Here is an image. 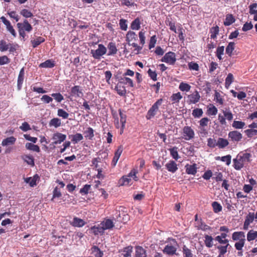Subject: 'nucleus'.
Returning <instances> with one entry per match:
<instances>
[{"label": "nucleus", "mask_w": 257, "mask_h": 257, "mask_svg": "<svg viewBox=\"0 0 257 257\" xmlns=\"http://www.w3.org/2000/svg\"><path fill=\"white\" fill-rule=\"evenodd\" d=\"M251 155L250 153H240L235 159L233 160V167L236 170H240L244 166L246 163H249L251 161Z\"/></svg>", "instance_id": "1"}, {"label": "nucleus", "mask_w": 257, "mask_h": 257, "mask_svg": "<svg viewBox=\"0 0 257 257\" xmlns=\"http://www.w3.org/2000/svg\"><path fill=\"white\" fill-rule=\"evenodd\" d=\"M232 239L234 241L238 240L234 244V247L237 250H242L245 244V234L243 231H235L232 234Z\"/></svg>", "instance_id": "2"}, {"label": "nucleus", "mask_w": 257, "mask_h": 257, "mask_svg": "<svg viewBox=\"0 0 257 257\" xmlns=\"http://www.w3.org/2000/svg\"><path fill=\"white\" fill-rule=\"evenodd\" d=\"M126 40L129 46H132L135 48L134 51H136V54H139L142 49V46H140L136 43L138 40V36L135 32L132 31L127 32L126 35Z\"/></svg>", "instance_id": "3"}, {"label": "nucleus", "mask_w": 257, "mask_h": 257, "mask_svg": "<svg viewBox=\"0 0 257 257\" xmlns=\"http://www.w3.org/2000/svg\"><path fill=\"white\" fill-rule=\"evenodd\" d=\"M163 101L162 98H160L153 104L147 113L146 116L147 119H151L157 115L158 112H160L159 106L162 105Z\"/></svg>", "instance_id": "4"}, {"label": "nucleus", "mask_w": 257, "mask_h": 257, "mask_svg": "<svg viewBox=\"0 0 257 257\" xmlns=\"http://www.w3.org/2000/svg\"><path fill=\"white\" fill-rule=\"evenodd\" d=\"M118 112L120 116V123L119 122L118 118L116 116L114 117V125L116 128H120V134L121 135L123 133V130L125 127V124L126 120V115L123 113L121 109L118 110Z\"/></svg>", "instance_id": "5"}, {"label": "nucleus", "mask_w": 257, "mask_h": 257, "mask_svg": "<svg viewBox=\"0 0 257 257\" xmlns=\"http://www.w3.org/2000/svg\"><path fill=\"white\" fill-rule=\"evenodd\" d=\"M107 48L103 44H100L98 45L96 50H91L90 53L95 59L100 60L101 57L106 54Z\"/></svg>", "instance_id": "6"}, {"label": "nucleus", "mask_w": 257, "mask_h": 257, "mask_svg": "<svg viewBox=\"0 0 257 257\" xmlns=\"http://www.w3.org/2000/svg\"><path fill=\"white\" fill-rule=\"evenodd\" d=\"M161 61L163 62L173 65L176 61V54L174 52L171 51L167 52L161 58Z\"/></svg>", "instance_id": "7"}, {"label": "nucleus", "mask_w": 257, "mask_h": 257, "mask_svg": "<svg viewBox=\"0 0 257 257\" xmlns=\"http://www.w3.org/2000/svg\"><path fill=\"white\" fill-rule=\"evenodd\" d=\"M183 139L186 141H189L193 139L195 136V133L194 130L191 126H185L182 130Z\"/></svg>", "instance_id": "8"}, {"label": "nucleus", "mask_w": 257, "mask_h": 257, "mask_svg": "<svg viewBox=\"0 0 257 257\" xmlns=\"http://www.w3.org/2000/svg\"><path fill=\"white\" fill-rule=\"evenodd\" d=\"M228 138L230 139V141L232 142H238L241 140L242 135L240 132L237 131H233L229 132Z\"/></svg>", "instance_id": "9"}, {"label": "nucleus", "mask_w": 257, "mask_h": 257, "mask_svg": "<svg viewBox=\"0 0 257 257\" xmlns=\"http://www.w3.org/2000/svg\"><path fill=\"white\" fill-rule=\"evenodd\" d=\"M66 136L64 134L58 132L54 133L52 136V140L54 141L53 144H60L66 140Z\"/></svg>", "instance_id": "10"}, {"label": "nucleus", "mask_w": 257, "mask_h": 257, "mask_svg": "<svg viewBox=\"0 0 257 257\" xmlns=\"http://www.w3.org/2000/svg\"><path fill=\"white\" fill-rule=\"evenodd\" d=\"M70 94L76 98H81L83 96V93L81 86L75 85L71 89Z\"/></svg>", "instance_id": "11"}, {"label": "nucleus", "mask_w": 257, "mask_h": 257, "mask_svg": "<svg viewBox=\"0 0 257 257\" xmlns=\"http://www.w3.org/2000/svg\"><path fill=\"white\" fill-rule=\"evenodd\" d=\"M187 98V102L189 104H195L199 101L200 95L199 92L196 90L192 94L188 95Z\"/></svg>", "instance_id": "12"}, {"label": "nucleus", "mask_w": 257, "mask_h": 257, "mask_svg": "<svg viewBox=\"0 0 257 257\" xmlns=\"http://www.w3.org/2000/svg\"><path fill=\"white\" fill-rule=\"evenodd\" d=\"M123 83H124V82L119 80V82L116 85L114 88L117 94L120 96H125L126 93L125 87L123 85Z\"/></svg>", "instance_id": "13"}, {"label": "nucleus", "mask_w": 257, "mask_h": 257, "mask_svg": "<svg viewBox=\"0 0 257 257\" xmlns=\"http://www.w3.org/2000/svg\"><path fill=\"white\" fill-rule=\"evenodd\" d=\"M162 251L166 255H173L176 254L177 248L171 244H167L165 246Z\"/></svg>", "instance_id": "14"}, {"label": "nucleus", "mask_w": 257, "mask_h": 257, "mask_svg": "<svg viewBox=\"0 0 257 257\" xmlns=\"http://www.w3.org/2000/svg\"><path fill=\"white\" fill-rule=\"evenodd\" d=\"M17 25L18 29L22 28L23 31L27 32H30L33 29L32 26L27 20H25L23 23H18Z\"/></svg>", "instance_id": "15"}, {"label": "nucleus", "mask_w": 257, "mask_h": 257, "mask_svg": "<svg viewBox=\"0 0 257 257\" xmlns=\"http://www.w3.org/2000/svg\"><path fill=\"white\" fill-rule=\"evenodd\" d=\"M123 148L122 146H119L114 153V157L112 160L111 164L113 166H115L119 160V158L122 153Z\"/></svg>", "instance_id": "16"}, {"label": "nucleus", "mask_w": 257, "mask_h": 257, "mask_svg": "<svg viewBox=\"0 0 257 257\" xmlns=\"http://www.w3.org/2000/svg\"><path fill=\"white\" fill-rule=\"evenodd\" d=\"M70 224L74 227H81L86 224V222L82 219L74 217L72 221L70 222Z\"/></svg>", "instance_id": "17"}, {"label": "nucleus", "mask_w": 257, "mask_h": 257, "mask_svg": "<svg viewBox=\"0 0 257 257\" xmlns=\"http://www.w3.org/2000/svg\"><path fill=\"white\" fill-rule=\"evenodd\" d=\"M210 119L208 117H203L201 118L199 121V125L201 130V133H204L205 135L207 134L206 130L205 129V127L208 125V122Z\"/></svg>", "instance_id": "18"}, {"label": "nucleus", "mask_w": 257, "mask_h": 257, "mask_svg": "<svg viewBox=\"0 0 257 257\" xmlns=\"http://www.w3.org/2000/svg\"><path fill=\"white\" fill-rule=\"evenodd\" d=\"M186 172L187 174L194 175L197 173V164L194 163L192 165L187 164L185 165Z\"/></svg>", "instance_id": "19"}, {"label": "nucleus", "mask_w": 257, "mask_h": 257, "mask_svg": "<svg viewBox=\"0 0 257 257\" xmlns=\"http://www.w3.org/2000/svg\"><path fill=\"white\" fill-rule=\"evenodd\" d=\"M24 75H25V69L24 68H22L19 72L18 81H17V88L18 90H20L21 89L22 87V84L24 80Z\"/></svg>", "instance_id": "20"}, {"label": "nucleus", "mask_w": 257, "mask_h": 257, "mask_svg": "<svg viewBox=\"0 0 257 257\" xmlns=\"http://www.w3.org/2000/svg\"><path fill=\"white\" fill-rule=\"evenodd\" d=\"M165 167L169 172L172 173L176 172L178 169V165L176 163L172 160H171L167 163L166 164Z\"/></svg>", "instance_id": "21"}, {"label": "nucleus", "mask_w": 257, "mask_h": 257, "mask_svg": "<svg viewBox=\"0 0 257 257\" xmlns=\"http://www.w3.org/2000/svg\"><path fill=\"white\" fill-rule=\"evenodd\" d=\"M132 251L133 246H127L119 251L120 253V257H132Z\"/></svg>", "instance_id": "22"}, {"label": "nucleus", "mask_w": 257, "mask_h": 257, "mask_svg": "<svg viewBox=\"0 0 257 257\" xmlns=\"http://www.w3.org/2000/svg\"><path fill=\"white\" fill-rule=\"evenodd\" d=\"M135 249V257H147L146 250L142 246H137Z\"/></svg>", "instance_id": "23"}, {"label": "nucleus", "mask_w": 257, "mask_h": 257, "mask_svg": "<svg viewBox=\"0 0 257 257\" xmlns=\"http://www.w3.org/2000/svg\"><path fill=\"white\" fill-rule=\"evenodd\" d=\"M107 48L108 49V52L107 54L108 56L114 55L117 53V49L115 43L109 42L107 45Z\"/></svg>", "instance_id": "24"}, {"label": "nucleus", "mask_w": 257, "mask_h": 257, "mask_svg": "<svg viewBox=\"0 0 257 257\" xmlns=\"http://www.w3.org/2000/svg\"><path fill=\"white\" fill-rule=\"evenodd\" d=\"M104 230L111 229L114 227V223L112 220L110 219H106L101 223Z\"/></svg>", "instance_id": "25"}, {"label": "nucleus", "mask_w": 257, "mask_h": 257, "mask_svg": "<svg viewBox=\"0 0 257 257\" xmlns=\"http://www.w3.org/2000/svg\"><path fill=\"white\" fill-rule=\"evenodd\" d=\"M90 229L95 235H97L99 234H103L104 233V230L101 224L98 225L97 226L95 225L92 226L90 228Z\"/></svg>", "instance_id": "26"}, {"label": "nucleus", "mask_w": 257, "mask_h": 257, "mask_svg": "<svg viewBox=\"0 0 257 257\" xmlns=\"http://www.w3.org/2000/svg\"><path fill=\"white\" fill-rule=\"evenodd\" d=\"M141 22L139 18H136L131 24V28L133 30H139L141 28Z\"/></svg>", "instance_id": "27"}, {"label": "nucleus", "mask_w": 257, "mask_h": 257, "mask_svg": "<svg viewBox=\"0 0 257 257\" xmlns=\"http://www.w3.org/2000/svg\"><path fill=\"white\" fill-rule=\"evenodd\" d=\"M91 253L93 254V255L95 257H102L103 255V252L101 251L98 246L96 245H93L91 248Z\"/></svg>", "instance_id": "28"}, {"label": "nucleus", "mask_w": 257, "mask_h": 257, "mask_svg": "<svg viewBox=\"0 0 257 257\" xmlns=\"http://www.w3.org/2000/svg\"><path fill=\"white\" fill-rule=\"evenodd\" d=\"M55 64L54 61L51 59H48L45 62L41 63L39 65L40 68H53L55 66Z\"/></svg>", "instance_id": "29"}, {"label": "nucleus", "mask_w": 257, "mask_h": 257, "mask_svg": "<svg viewBox=\"0 0 257 257\" xmlns=\"http://www.w3.org/2000/svg\"><path fill=\"white\" fill-rule=\"evenodd\" d=\"M16 141V138L14 137H10L4 139L2 142L3 146H7L10 145H13Z\"/></svg>", "instance_id": "30"}, {"label": "nucleus", "mask_w": 257, "mask_h": 257, "mask_svg": "<svg viewBox=\"0 0 257 257\" xmlns=\"http://www.w3.org/2000/svg\"><path fill=\"white\" fill-rule=\"evenodd\" d=\"M39 176L36 174L33 178L29 177L25 179V182L29 183L31 187H34L37 185L36 182L39 179Z\"/></svg>", "instance_id": "31"}, {"label": "nucleus", "mask_w": 257, "mask_h": 257, "mask_svg": "<svg viewBox=\"0 0 257 257\" xmlns=\"http://www.w3.org/2000/svg\"><path fill=\"white\" fill-rule=\"evenodd\" d=\"M132 180L130 178L127 176H123L119 181V184L121 186H127L131 185L132 183H131Z\"/></svg>", "instance_id": "32"}, {"label": "nucleus", "mask_w": 257, "mask_h": 257, "mask_svg": "<svg viewBox=\"0 0 257 257\" xmlns=\"http://www.w3.org/2000/svg\"><path fill=\"white\" fill-rule=\"evenodd\" d=\"M84 137L86 139L92 140L94 136V130L91 127L87 128L86 130L84 132Z\"/></svg>", "instance_id": "33"}, {"label": "nucleus", "mask_w": 257, "mask_h": 257, "mask_svg": "<svg viewBox=\"0 0 257 257\" xmlns=\"http://www.w3.org/2000/svg\"><path fill=\"white\" fill-rule=\"evenodd\" d=\"M69 138H71V142L75 144L82 140L83 137L81 134L76 133L75 135L69 136Z\"/></svg>", "instance_id": "34"}, {"label": "nucleus", "mask_w": 257, "mask_h": 257, "mask_svg": "<svg viewBox=\"0 0 257 257\" xmlns=\"http://www.w3.org/2000/svg\"><path fill=\"white\" fill-rule=\"evenodd\" d=\"M229 144L228 141L225 139L219 138L217 141V146L220 149H223Z\"/></svg>", "instance_id": "35"}, {"label": "nucleus", "mask_w": 257, "mask_h": 257, "mask_svg": "<svg viewBox=\"0 0 257 257\" xmlns=\"http://www.w3.org/2000/svg\"><path fill=\"white\" fill-rule=\"evenodd\" d=\"M235 21V19L232 14H227L226 15L223 24L225 26H228L234 23Z\"/></svg>", "instance_id": "36"}, {"label": "nucleus", "mask_w": 257, "mask_h": 257, "mask_svg": "<svg viewBox=\"0 0 257 257\" xmlns=\"http://www.w3.org/2000/svg\"><path fill=\"white\" fill-rule=\"evenodd\" d=\"M22 159L27 163V164L33 167L35 165L34 159L32 156L24 155L22 156Z\"/></svg>", "instance_id": "37"}, {"label": "nucleus", "mask_w": 257, "mask_h": 257, "mask_svg": "<svg viewBox=\"0 0 257 257\" xmlns=\"http://www.w3.org/2000/svg\"><path fill=\"white\" fill-rule=\"evenodd\" d=\"M45 41V39L42 37H38L34 40H32L31 43L34 48H36L41 43L44 42Z\"/></svg>", "instance_id": "38"}, {"label": "nucleus", "mask_w": 257, "mask_h": 257, "mask_svg": "<svg viewBox=\"0 0 257 257\" xmlns=\"http://www.w3.org/2000/svg\"><path fill=\"white\" fill-rule=\"evenodd\" d=\"M25 147L27 150L33 151L37 153H39L40 152V148L38 145H34L31 143H26Z\"/></svg>", "instance_id": "39"}, {"label": "nucleus", "mask_w": 257, "mask_h": 257, "mask_svg": "<svg viewBox=\"0 0 257 257\" xmlns=\"http://www.w3.org/2000/svg\"><path fill=\"white\" fill-rule=\"evenodd\" d=\"M257 238V231L253 229L250 230L247 233V240L251 241Z\"/></svg>", "instance_id": "40"}, {"label": "nucleus", "mask_w": 257, "mask_h": 257, "mask_svg": "<svg viewBox=\"0 0 257 257\" xmlns=\"http://www.w3.org/2000/svg\"><path fill=\"white\" fill-rule=\"evenodd\" d=\"M50 126H54L57 128L61 125V119L58 118H53L50 120L49 123Z\"/></svg>", "instance_id": "41"}, {"label": "nucleus", "mask_w": 257, "mask_h": 257, "mask_svg": "<svg viewBox=\"0 0 257 257\" xmlns=\"http://www.w3.org/2000/svg\"><path fill=\"white\" fill-rule=\"evenodd\" d=\"M229 246V245H219L217 246V248L219 252V255L220 256H223L224 254H225L227 251V248Z\"/></svg>", "instance_id": "42"}, {"label": "nucleus", "mask_w": 257, "mask_h": 257, "mask_svg": "<svg viewBox=\"0 0 257 257\" xmlns=\"http://www.w3.org/2000/svg\"><path fill=\"white\" fill-rule=\"evenodd\" d=\"M204 237H205L204 242H205V245L207 247H209V248L211 247L213 245V237L211 236L208 235L207 234L205 235Z\"/></svg>", "instance_id": "43"}, {"label": "nucleus", "mask_w": 257, "mask_h": 257, "mask_svg": "<svg viewBox=\"0 0 257 257\" xmlns=\"http://www.w3.org/2000/svg\"><path fill=\"white\" fill-rule=\"evenodd\" d=\"M235 43L234 42H229L227 46L225 52L229 56H231L232 52L234 49Z\"/></svg>", "instance_id": "44"}, {"label": "nucleus", "mask_w": 257, "mask_h": 257, "mask_svg": "<svg viewBox=\"0 0 257 257\" xmlns=\"http://www.w3.org/2000/svg\"><path fill=\"white\" fill-rule=\"evenodd\" d=\"M182 98V96L180 92L174 93L170 97L171 100L173 103L179 102V101Z\"/></svg>", "instance_id": "45"}, {"label": "nucleus", "mask_w": 257, "mask_h": 257, "mask_svg": "<svg viewBox=\"0 0 257 257\" xmlns=\"http://www.w3.org/2000/svg\"><path fill=\"white\" fill-rule=\"evenodd\" d=\"M232 125L235 129H241L244 127L245 123L241 121L234 120Z\"/></svg>", "instance_id": "46"}, {"label": "nucleus", "mask_w": 257, "mask_h": 257, "mask_svg": "<svg viewBox=\"0 0 257 257\" xmlns=\"http://www.w3.org/2000/svg\"><path fill=\"white\" fill-rule=\"evenodd\" d=\"M182 252L183 257H193V254L191 249L188 248L185 245H184L182 248Z\"/></svg>", "instance_id": "47"}, {"label": "nucleus", "mask_w": 257, "mask_h": 257, "mask_svg": "<svg viewBox=\"0 0 257 257\" xmlns=\"http://www.w3.org/2000/svg\"><path fill=\"white\" fill-rule=\"evenodd\" d=\"M169 151L170 153L171 156L172 157L173 159L176 160H177L179 157L178 153V148L176 147H174L172 148L169 149Z\"/></svg>", "instance_id": "48"}, {"label": "nucleus", "mask_w": 257, "mask_h": 257, "mask_svg": "<svg viewBox=\"0 0 257 257\" xmlns=\"http://www.w3.org/2000/svg\"><path fill=\"white\" fill-rule=\"evenodd\" d=\"M203 113L201 108H196L193 110L192 115L194 118H199L202 116Z\"/></svg>", "instance_id": "49"}, {"label": "nucleus", "mask_w": 257, "mask_h": 257, "mask_svg": "<svg viewBox=\"0 0 257 257\" xmlns=\"http://www.w3.org/2000/svg\"><path fill=\"white\" fill-rule=\"evenodd\" d=\"M234 79V77L232 74L229 73L226 79H225V87L228 88L230 84L232 83Z\"/></svg>", "instance_id": "50"}, {"label": "nucleus", "mask_w": 257, "mask_h": 257, "mask_svg": "<svg viewBox=\"0 0 257 257\" xmlns=\"http://www.w3.org/2000/svg\"><path fill=\"white\" fill-rule=\"evenodd\" d=\"M219 33V27L217 26L213 27L210 29V38L211 39L216 38L217 35Z\"/></svg>", "instance_id": "51"}, {"label": "nucleus", "mask_w": 257, "mask_h": 257, "mask_svg": "<svg viewBox=\"0 0 257 257\" xmlns=\"http://www.w3.org/2000/svg\"><path fill=\"white\" fill-rule=\"evenodd\" d=\"M214 100L218 103H219L220 105H222L223 104V99L222 98V96L220 94L219 92L217 91L216 90L215 91V94H214Z\"/></svg>", "instance_id": "52"}, {"label": "nucleus", "mask_w": 257, "mask_h": 257, "mask_svg": "<svg viewBox=\"0 0 257 257\" xmlns=\"http://www.w3.org/2000/svg\"><path fill=\"white\" fill-rule=\"evenodd\" d=\"M138 173V170L134 168L132 169L130 172L126 176L129 178L132 177L135 181H138L139 180V178L137 176Z\"/></svg>", "instance_id": "53"}, {"label": "nucleus", "mask_w": 257, "mask_h": 257, "mask_svg": "<svg viewBox=\"0 0 257 257\" xmlns=\"http://www.w3.org/2000/svg\"><path fill=\"white\" fill-rule=\"evenodd\" d=\"M212 206L214 212L216 213L220 212L222 209V206L216 201L212 202Z\"/></svg>", "instance_id": "54"}, {"label": "nucleus", "mask_w": 257, "mask_h": 257, "mask_svg": "<svg viewBox=\"0 0 257 257\" xmlns=\"http://www.w3.org/2000/svg\"><path fill=\"white\" fill-rule=\"evenodd\" d=\"M179 88L182 91L188 92L190 90L191 86L187 83L182 82L180 84Z\"/></svg>", "instance_id": "55"}, {"label": "nucleus", "mask_w": 257, "mask_h": 257, "mask_svg": "<svg viewBox=\"0 0 257 257\" xmlns=\"http://www.w3.org/2000/svg\"><path fill=\"white\" fill-rule=\"evenodd\" d=\"M245 135L249 138H252L254 136H257V130L247 129L244 131Z\"/></svg>", "instance_id": "56"}, {"label": "nucleus", "mask_w": 257, "mask_h": 257, "mask_svg": "<svg viewBox=\"0 0 257 257\" xmlns=\"http://www.w3.org/2000/svg\"><path fill=\"white\" fill-rule=\"evenodd\" d=\"M224 51V46H219L217 48L216 52V56L218 58V59L220 60H222V55L223 54Z\"/></svg>", "instance_id": "57"}, {"label": "nucleus", "mask_w": 257, "mask_h": 257, "mask_svg": "<svg viewBox=\"0 0 257 257\" xmlns=\"http://www.w3.org/2000/svg\"><path fill=\"white\" fill-rule=\"evenodd\" d=\"M9 43L7 44V42L2 40L0 41V51L1 52L6 51L9 49Z\"/></svg>", "instance_id": "58"}, {"label": "nucleus", "mask_w": 257, "mask_h": 257, "mask_svg": "<svg viewBox=\"0 0 257 257\" xmlns=\"http://www.w3.org/2000/svg\"><path fill=\"white\" fill-rule=\"evenodd\" d=\"M51 96L57 102H61L64 99L63 96L59 92L52 93Z\"/></svg>", "instance_id": "59"}, {"label": "nucleus", "mask_w": 257, "mask_h": 257, "mask_svg": "<svg viewBox=\"0 0 257 257\" xmlns=\"http://www.w3.org/2000/svg\"><path fill=\"white\" fill-rule=\"evenodd\" d=\"M139 37L140 41V44L142 45V47L145 44V32L143 30L141 31L139 33Z\"/></svg>", "instance_id": "60"}, {"label": "nucleus", "mask_w": 257, "mask_h": 257, "mask_svg": "<svg viewBox=\"0 0 257 257\" xmlns=\"http://www.w3.org/2000/svg\"><path fill=\"white\" fill-rule=\"evenodd\" d=\"M57 114L59 116L62 117L63 119H66L69 116V113L63 109H58Z\"/></svg>", "instance_id": "61"}, {"label": "nucleus", "mask_w": 257, "mask_h": 257, "mask_svg": "<svg viewBox=\"0 0 257 257\" xmlns=\"http://www.w3.org/2000/svg\"><path fill=\"white\" fill-rule=\"evenodd\" d=\"M119 80H121V81H123V82H124V84H128V85L131 87H134V84L133 80L128 77H124L123 78H121L119 79Z\"/></svg>", "instance_id": "62"}, {"label": "nucleus", "mask_w": 257, "mask_h": 257, "mask_svg": "<svg viewBox=\"0 0 257 257\" xmlns=\"http://www.w3.org/2000/svg\"><path fill=\"white\" fill-rule=\"evenodd\" d=\"M217 112L218 110L217 108L213 105H212V106L207 109V113L209 115H215L217 113Z\"/></svg>", "instance_id": "63"}, {"label": "nucleus", "mask_w": 257, "mask_h": 257, "mask_svg": "<svg viewBox=\"0 0 257 257\" xmlns=\"http://www.w3.org/2000/svg\"><path fill=\"white\" fill-rule=\"evenodd\" d=\"M20 14L21 15L26 18H31L33 16V14L27 9L22 10L21 11Z\"/></svg>", "instance_id": "64"}]
</instances>
